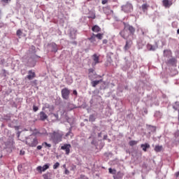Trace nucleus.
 <instances>
[{
  "mask_svg": "<svg viewBox=\"0 0 179 179\" xmlns=\"http://www.w3.org/2000/svg\"><path fill=\"white\" fill-rule=\"evenodd\" d=\"M22 33H23V32H22V30L18 29V30L17 31V36H18V37H20V36H22Z\"/></svg>",
  "mask_w": 179,
  "mask_h": 179,
  "instance_id": "obj_38",
  "label": "nucleus"
},
{
  "mask_svg": "<svg viewBox=\"0 0 179 179\" xmlns=\"http://www.w3.org/2000/svg\"><path fill=\"white\" fill-rule=\"evenodd\" d=\"M50 169V165L48 164H46L43 165V166H39L36 168L37 171L39 173H41L42 171H45V170H48Z\"/></svg>",
  "mask_w": 179,
  "mask_h": 179,
  "instance_id": "obj_7",
  "label": "nucleus"
},
{
  "mask_svg": "<svg viewBox=\"0 0 179 179\" xmlns=\"http://www.w3.org/2000/svg\"><path fill=\"white\" fill-rule=\"evenodd\" d=\"M113 27H115V29H118V25L116 22L113 23Z\"/></svg>",
  "mask_w": 179,
  "mask_h": 179,
  "instance_id": "obj_45",
  "label": "nucleus"
},
{
  "mask_svg": "<svg viewBox=\"0 0 179 179\" xmlns=\"http://www.w3.org/2000/svg\"><path fill=\"white\" fill-rule=\"evenodd\" d=\"M11 0H1V2L2 3V5H3V6H5V5H6V3H9V2H10Z\"/></svg>",
  "mask_w": 179,
  "mask_h": 179,
  "instance_id": "obj_33",
  "label": "nucleus"
},
{
  "mask_svg": "<svg viewBox=\"0 0 179 179\" xmlns=\"http://www.w3.org/2000/svg\"><path fill=\"white\" fill-rule=\"evenodd\" d=\"M88 72V78L90 80H93V79H97V74L96 73V71H94V69H90Z\"/></svg>",
  "mask_w": 179,
  "mask_h": 179,
  "instance_id": "obj_5",
  "label": "nucleus"
},
{
  "mask_svg": "<svg viewBox=\"0 0 179 179\" xmlns=\"http://www.w3.org/2000/svg\"><path fill=\"white\" fill-rule=\"evenodd\" d=\"M41 149H43V145H38L37 146V150H41Z\"/></svg>",
  "mask_w": 179,
  "mask_h": 179,
  "instance_id": "obj_44",
  "label": "nucleus"
},
{
  "mask_svg": "<svg viewBox=\"0 0 179 179\" xmlns=\"http://www.w3.org/2000/svg\"><path fill=\"white\" fill-rule=\"evenodd\" d=\"M88 40L94 45H97V41L96 40V34H92L91 37L88 38Z\"/></svg>",
  "mask_w": 179,
  "mask_h": 179,
  "instance_id": "obj_11",
  "label": "nucleus"
},
{
  "mask_svg": "<svg viewBox=\"0 0 179 179\" xmlns=\"http://www.w3.org/2000/svg\"><path fill=\"white\" fill-rule=\"evenodd\" d=\"M72 79L69 80V82L68 83L69 85H71L72 83Z\"/></svg>",
  "mask_w": 179,
  "mask_h": 179,
  "instance_id": "obj_54",
  "label": "nucleus"
},
{
  "mask_svg": "<svg viewBox=\"0 0 179 179\" xmlns=\"http://www.w3.org/2000/svg\"><path fill=\"white\" fill-rule=\"evenodd\" d=\"M58 167H59V162H56V163L53 165V169H54V170H57V169H58Z\"/></svg>",
  "mask_w": 179,
  "mask_h": 179,
  "instance_id": "obj_36",
  "label": "nucleus"
},
{
  "mask_svg": "<svg viewBox=\"0 0 179 179\" xmlns=\"http://www.w3.org/2000/svg\"><path fill=\"white\" fill-rule=\"evenodd\" d=\"M70 36L71 38H75V36H76V30H75V29L71 30Z\"/></svg>",
  "mask_w": 179,
  "mask_h": 179,
  "instance_id": "obj_26",
  "label": "nucleus"
},
{
  "mask_svg": "<svg viewBox=\"0 0 179 179\" xmlns=\"http://www.w3.org/2000/svg\"><path fill=\"white\" fill-rule=\"evenodd\" d=\"M92 30L94 33H99V31H101V28H100L99 25H94V27H92Z\"/></svg>",
  "mask_w": 179,
  "mask_h": 179,
  "instance_id": "obj_21",
  "label": "nucleus"
},
{
  "mask_svg": "<svg viewBox=\"0 0 179 179\" xmlns=\"http://www.w3.org/2000/svg\"><path fill=\"white\" fill-rule=\"evenodd\" d=\"M120 35L121 36V37H122V38H125V30L121 31L120 32Z\"/></svg>",
  "mask_w": 179,
  "mask_h": 179,
  "instance_id": "obj_35",
  "label": "nucleus"
},
{
  "mask_svg": "<svg viewBox=\"0 0 179 179\" xmlns=\"http://www.w3.org/2000/svg\"><path fill=\"white\" fill-rule=\"evenodd\" d=\"M41 135H45L47 134V131L44 130L43 132L41 133Z\"/></svg>",
  "mask_w": 179,
  "mask_h": 179,
  "instance_id": "obj_50",
  "label": "nucleus"
},
{
  "mask_svg": "<svg viewBox=\"0 0 179 179\" xmlns=\"http://www.w3.org/2000/svg\"><path fill=\"white\" fill-rule=\"evenodd\" d=\"M49 47L51 48L52 52H57L58 51V46L55 43H50Z\"/></svg>",
  "mask_w": 179,
  "mask_h": 179,
  "instance_id": "obj_12",
  "label": "nucleus"
},
{
  "mask_svg": "<svg viewBox=\"0 0 179 179\" xmlns=\"http://www.w3.org/2000/svg\"><path fill=\"white\" fill-rule=\"evenodd\" d=\"M101 82H103V80H93L92 81L91 84L92 87H96V86L97 85H99V83H101Z\"/></svg>",
  "mask_w": 179,
  "mask_h": 179,
  "instance_id": "obj_22",
  "label": "nucleus"
},
{
  "mask_svg": "<svg viewBox=\"0 0 179 179\" xmlns=\"http://www.w3.org/2000/svg\"><path fill=\"white\" fill-rule=\"evenodd\" d=\"M39 118L41 121H45L47 118H48V115L44 113V111H41L39 113Z\"/></svg>",
  "mask_w": 179,
  "mask_h": 179,
  "instance_id": "obj_16",
  "label": "nucleus"
},
{
  "mask_svg": "<svg viewBox=\"0 0 179 179\" xmlns=\"http://www.w3.org/2000/svg\"><path fill=\"white\" fill-rule=\"evenodd\" d=\"M20 134H22V131H17V135L18 137L20 136Z\"/></svg>",
  "mask_w": 179,
  "mask_h": 179,
  "instance_id": "obj_51",
  "label": "nucleus"
},
{
  "mask_svg": "<svg viewBox=\"0 0 179 179\" xmlns=\"http://www.w3.org/2000/svg\"><path fill=\"white\" fill-rule=\"evenodd\" d=\"M131 45H132V41H127L124 47V51H128V50L131 48Z\"/></svg>",
  "mask_w": 179,
  "mask_h": 179,
  "instance_id": "obj_17",
  "label": "nucleus"
},
{
  "mask_svg": "<svg viewBox=\"0 0 179 179\" xmlns=\"http://www.w3.org/2000/svg\"><path fill=\"white\" fill-rule=\"evenodd\" d=\"M52 115L53 116H55V117L56 118V120H58L59 116H58V114H57V113H52Z\"/></svg>",
  "mask_w": 179,
  "mask_h": 179,
  "instance_id": "obj_40",
  "label": "nucleus"
},
{
  "mask_svg": "<svg viewBox=\"0 0 179 179\" xmlns=\"http://www.w3.org/2000/svg\"><path fill=\"white\" fill-rule=\"evenodd\" d=\"M98 137H99V138H101V133H99V134H98Z\"/></svg>",
  "mask_w": 179,
  "mask_h": 179,
  "instance_id": "obj_55",
  "label": "nucleus"
},
{
  "mask_svg": "<svg viewBox=\"0 0 179 179\" xmlns=\"http://www.w3.org/2000/svg\"><path fill=\"white\" fill-rule=\"evenodd\" d=\"M62 97L64 99V100H69V95L71 94V91L69 89L65 87L62 90Z\"/></svg>",
  "mask_w": 179,
  "mask_h": 179,
  "instance_id": "obj_3",
  "label": "nucleus"
},
{
  "mask_svg": "<svg viewBox=\"0 0 179 179\" xmlns=\"http://www.w3.org/2000/svg\"><path fill=\"white\" fill-rule=\"evenodd\" d=\"M91 143L92 145H94V140H93Z\"/></svg>",
  "mask_w": 179,
  "mask_h": 179,
  "instance_id": "obj_58",
  "label": "nucleus"
},
{
  "mask_svg": "<svg viewBox=\"0 0 179 179\" xmlns=\"http://www.w3.org/2000/svg\"><path fill=\"white\" fill-rule=\"evenodd\" d=\"M25 143L30 148H36L38 145V140L36 136L31 135L26 138Z\"/></svg>",
  "mask_w": 179,
  "mask_h": 179,
  "instance_id": "obj_1",
  "label": "nucleus"
},
{
  "mask_svg": "<svg viewBox=\"0 0 179 179\" xmlns=\"http://www.w3.org/2000/svg\"><path fill=\"white\" fill-rule=\"evenodd\" d=\"M33 111H34V113H36V111H38V106H36L35 105H34Z\"/></svg>",
  "mask_w": 179,
  "mask_h": 179,
  "instance_id": "obj_39",
  "label": "nucleus"
},
{
  "mask_svg": "<svg viewBox=\"0 0 179 179\" xmlns=\"http://www.w3.org/2000/svg\"><path fill=\"white\" fill-rule=\"evenodd\" d=\"M168 65H171L172 66H176L177 65V59L172 57L167 60Z\"/></svg>",
  "mask_w": 179,
  "mask_h": 179,
  "instance_id": "obj_10",
  "label": "nucleus"
},
{
  "mask_svg": "<svg viewBox=\"0 0 179 179\" xmlns=\"http://www.w3.org/2000/svg\"><path fill=\"white\" fill-rule=\"evenodd\" d=\"M69 133H70V132L67 133V134H66V136H69Z\"/></svg>",
  "mask_w": 179,
  "mask_h": 179,
  "instance_id": "obj_61",
  "label": "nucleus"
},
{
  "mask_svg": "<svg viewBox=\"0 0 179 179\" xmlns=\"http://www.w3.org/2000/svg\"><path fill=\"white\" fill-rule=\"evenodd\" d=\"M20 154L21 155H24V152H22V151H20Z\"/></svg>",
  "mask_w": 179,
  "mask_h": 179,
  "instance_id": "obj_60",
  "label": "nucleus"
},
{
  "mask_svg": "<svg viewBox=\"0 0 179 179\" xmlns=\"http://www.w3.org/2000/svg\"><path fill=\"white\" fill-rule=\"evenodd\" d=\"M32 50H36V48L34 46H31Z\"/></svg>",
  "mask_w": 179,
  "mask_h": 179,
  "instance_id": "obj_57",
  "label": "nucleus"
},
{
  "mask_svg": "<svg viewBox=\"0 0 179 179\" xmlns=\"http://www.w3.org/2000/svg\"><path fill=\"white\" fill-rule=\"evenodd\" d=\"M67 108H68V110H69L71 111V110L76 108V106L73 103H69L67 104Z\"/></svg>",
  "mask_w": 179,
  "mask_h": 179,
  "instance_id": "obj_23",
  "label": "nucleus"
},
{
  "mask_svg": "<svg viewBox=\"0 0 179 179\" xmlns=\"http://www.w3.org/2000/svg\"><path fill=\"white\" fill-rule=\"evenodd\" d=\"M173 108H174L176 111H178L179 114V101L175 102L174 105L173 106Z\"/></svg>",
  "mask_w": 179,
  "mask_h": 179,
  "instance_id": "obj_27",
  "label": "nucleus"
},
{
  "mask_svg": "<svg viewBox=\"0 0 179 179\" xmlns=\"http://www.w3.org/2000/svg\"><path fill=\"white\" fill-rule=\"evenodd\" d=\"M103 10L105 15H113V11L111 10V7H110V6L103 7Z\"/></svg>",
  "mask_w": 179,
  "mask_h": 179,
  "instance_id": "obj_9",
  "label": "nucleus"
},
{
  "mask_svg": "<svg viewBox=\"0 0 179 179\" xmlns=\"http://www.w3.org/2000/svg\"><path fill=\"white\" fill-rule=\"evenodd\" d=\"M150 129H151V132H156V127L149 125Z\"/></svg>",
  "mask_w": 179,
  "mask_h": 179,
  "instance_id": "obj_34",
  "label": "nucleus"
},
{
  "mask_svg": "<svg viewBox=\"0 0 179 179\" xmlns=\"http://www.w3.org/2000/svg\"><path fill=\"white\" fill-rule=\"evenodd\" d=\"M162 5L164 8H170L173 5V0H162Z\"/></svg>",
  "mask_w": 179,
  "mask_h": 179,
  "instance_id": "obj_8",
  "label": "nucleus"
},
{
  "mask_svg": "<svg viewBox=\"0 0 179 179\" xmlns=\"http://www.w3.org/2000/svg\"><path fill=\"white\" fill-rule=\"evenodd\" d=\"M107 43H108L107 39H103V44H107Z\"/></svg>",
  "mask_w": 179,
  "mask_h": 179,
  "instance_id": "obj_47",
  "label": "nucleus"
},
{
  "mask_svg": "<svg viewBox=\"0 0 179 179\" xmlns=\"http://www.w3.org/2000/svg\"><path fill=\"white\" fill-rule=\"evenodd\" d=\"M122 10L125 12V13H129L131 10H133L132 4L129 3H127L125 5L122 6Z\"/></svg>",
  "mask_w": 179,
  "mask_h": 179,
  "instance_id": "obj_4",
  "label": "nucleus"
},
{
  "mask_svg": "<svg viewBox=\"0 0 179 179\" xmlns=\"http://www.w3.org/2000/svg\"><path fill=\"white\" fill-rule=\"evenodd\" d=\"M73 94H74V96H78V91H76V90H74L73 91Z\"/></svg>",
  "mask_w": 179,
  "mask_h": 179,
  "instance_id": "obj_42",
  "label": "nucleus"
},
{
  "mask_svg": "<svg viewBox=\"0 0 179 179\" xmlns=\"http://www.w3.org/2000/svg\"><path fill=\"white\" fill-rule=\"evenodd\" d=\"M42 146H44L45 148H48V149H50V148H51V144L48 143L47 142H43L42 143Z\"/></svg>",
  "mask_w": 179,
  "mask_h": 179,
  "instance_id": "obj_32",
  "label": "nucleus"
},
{
  "mask_svg": "<svg viewBox=\"0 0 179 179\" xmlns=\"http://www.w3.org/2000/svg\"><path fill=\"white\" fill-rule=\"evenodd\" d=\"M50 136L54 143H59L62 141V134L58 131H53L50 133Z\"/></svg>",
  "mask_w": 179,
  "mask_h": 179,
  "instance_id": "obj_2",
  "label": "nucleus"
},
{
  "mask_svg": "<svg viewBox=\"0 0 179 179\" xmlns=\"http://www.w3.org/2000/svg\"><path fill=\"white\" fill-rule=\"evenodd\" d=\"M89 17L91 19H96V15L94 14L92 16H90Z\"/></svg>",
  "mask_w": 179,
  "mask_h": 179,
  "instance_id": "obj_46",
  "label": "nucleus"
},
{
  "mask_svg": "<svg viewBox=\"0 0 179 179\" xmlns=\"http://www.w3.org/2000/svg\"><path fill=\"white\" fill-rule=\"evenodd\" d=\"M15 129H17V130L19 129V126H16Z\"/></svg>",
  "mask_w": 179,
  "mask_h": 179,
  "instance_id": "obj_59",
  "label": "nucleus"
},
{
  "mask_svg": "<svg viewBox=\"0 0 179 179\" xmlns=\"http://www.w3.org/2000/svg\"><path fill=\"white\" fill-rule=\"evenodd\" d=\"M109 173L111 174L113 173V169L110 168L109 169Z\"/></svg>",
  "mask_w": 179,
  "mask_h": 179,
  "instance_id": "obj_52",
  "label": "nucleus"
},
{
  "mask_svg": "<svg viewBox=\"0 0 179 179\" xmlns=\"http://www.w3.org/2000/svg\"><path fill=\"white\" fill-rule=\"evenodd\" d=\"M138 33H141L143 36H146V34H148V29L145 28H138Z\"/></svg>",
  "mask_w": 179,
  "mask_h": 179,
  "instance_id": "obj_19",
  "label": "nucleus"
},
{
  "mask_svg": "<svg viewBox=\"0 0 179 179\" xmlns=\"http://www.w3.org/2000/svg\"><path fill=\"white\" fill-rule=\"evenodd\" d=\"M106 3H107V0H103L102 1V4L103 5H106Z\"/></svg>",
  "mask_w": 179,
  "mask_h": 179,
  "instance_id": "obj_49",
  "label": "nucleus"
},
{
  "mask_svg": "<svg viewBox=\"0 0 179 179\" xmlns=\"http://www.w3.org/2000/svg\"><path fill=\"white\" fill-rule=\"evenodd\" d=\"M142 9H143V10H146V9H148V4H146V3L143 4Z\"/></svg>",
  "mask_w": 179,
  "mask_h": 179,
  "instance_id": "obj_37",
  "label": "nucleus"
},
{
  "mask_svg": "<svg viewBox=\"0 0 179 179\" xmlns=\"http://www.w3.org/2000/svg\"><path fill=\"white\" fill-rule=\"evenodd\" d=\"M177 34H179V29L177 30Z\"/></svg>",
  "mask_w": 179,
  "mask_h": 179,
  "instance_id": "obj_62",
  "label": "nucleus"
},
{
  "mask_svg": "<svg viewBox=\"0 0 179 179\" xmlns=\"http://www.w3.org/2000/svg\"><path fill=\"white\" fill-rule=\"evenodd\" d=\"M65 173H66V174H69V171H68V169H66Z\"/></svg>",
  "mask_w": 179,
  "mask_h": 179,
  "instance_id": "obj_53",
  "label": "nucleus"
},
{
  "mask_svg": "<svg viewBox=\"0 0 179 179\" xmlns=\"http://www.w3.org/2000/svg\"><path fill=\"white\" fill-rule=\"evenodd\" d=\"M103 36V34H95V38H98V40H102Z\"/></svg>",
  "mask_w": 179,
  "mask_h": 179,
  "instance_id": "obj_30",
  "label": "nucleus"
},
{
  "mask_svg": "<svg viewBox=\"0 0 179 179\" xmlns=\"http://www.w3.org/2000/svg\"><path fill=\"white\" fill-rule=\"evenodd\" d=\"M93 59H94V64H99V56H97V55H96V54H94V55H93Z\"/></svg>",
  "mask_w": 179,
  "mask_h": 179,
  "instance_id": "obj_28",
  "label": "nucleus"
},
{
  "mask_svg": "<svg viewBox=\"0 0 179 179\" xmlns=\"http://www.w3.org/2000/svg\"><path fill=\"white\" fill-rule=\"evenodd\" d=\"M107 138H108V136H107V134L103 136V141H106V139H107Z\"/></svg>",
  "mask_w": 179,
  "mask_h": 179,
  "instance_id": "obj_48",
  "label": "nucleus"
},
{
  "mask_svg": "<svg viewBox=\"0 0 179 179\" xmlns=\"http://www.w3.org/2000/svg\"><path fill=\"white\" fill-rule=\"evenodd\" d=\"M144 112L145 113V114H148V110H145Z\"/></svg>",
  "mask_w": 179,
  "mask_h": 179,
  "instance_id": "obj_63",
  "label": "nucleus"
},
{
  "mask_svg": "<svg viewBox=\"0 0 179 179\" xmlns=\"http://www.w3.org/2000/svg\"><path fill=\"white\" fill-rule=\"evenodd\" d=\"M80 179H89L87 177H86L85 175H81L80 177Z\"/></svg>",
  "mask_w": 179,
  "mask_h": 179,
  "instance_id": "obj_41",
  "label": "nucleus"
},
{
  "mask_svg": "<svg viewBox=\"0 0 179 179\" xmlns=\"http://www.w3.org/2000/svg\"><path fill=\"white\" fill-rule=\"evenodd\" d=\"M154 150L157 152H162L163 150V145H155Z\"/></svg>",
  "mask_w": 179,
  "mask_h": 179,
  "instance_id": "obj_24",
  "label": "nucleus"
},
{
  "mask_svg": "<svg viewBox=\"0 0 179 179\" xmlns=\"http://www.w3.org/2000/svg\"><path fill=\"white\" fill-rule=\"evenodd\" d=\"M89 121L90 122H94V121H96V117H94V115H90Z\"/></svg>",
  "mask_w": 179,
  "mask_h": 179,
  "instance_id": "obj_29",
  "label": "nucleus"
},
{
  "mask_svg": "<svg viewBox=\"0 0 179 179\" xmlns=\"http://www.w3.org/2000/svg\"><path fill=\"white\" fill-rule=\"evenodd\" d=\"M35 77L36 73L33 72V71L31 70H29L27 76V79H29V80H32V79H34Z\"/></svg>",
  "mask_w": 179,
  "mask_h": 179,
  "instance_id": "obj_14",
  "label": "nucleus"
},
{
  "mask_svg": "<svg viewBox=\"0 0 179 179\" xmlns=\"http://www.w3.org/2000/svg\"><path fill=\"white\" fill-rule=\"evenodd\" d=\"M157 48H158L157 45H152L149 43L147 45V50H148V51H156Z\"/></svg>",
  "mask_w": 179,
  "mask_h": 179,
  "instance_id": "obj_13",
  "label": "nucleus"
},
{
  "mask_svg": "<svg viewBox=\"0 0 179 179\" xmlns=\"http://www.w3.org/2000/svg\"><path fill=\"white\" fill-rule=\"evenodd\" d=\"M45 108H49V110H54V106H51L50 104L45 103L44 107L42 108L43 111H44Z\"/></svg>",
  "mask_w": 179,
  "mask_h": 179,
  "instance_id": "obj_25",
  "label": "nucleus"
},
{
  "mask_svg": "<svg viewBox=\"0 0 179 179\" xmlns=\"http://www.w3.org/2000/svg\"><path fill=\"white\" fill-rule=\"evenodd\" d=\"M129 145L130 146H135V145H138V141H131L129 142Z\"/></svg>",
  "mask_w": 179,
  "mask_h": 179,
  "instance_id": "obj_31",
  "label": "nucleus"
},
{
  "mask_svg": "<svg viewBox=\"0 0 179 179\" xmlns=\"http://www.w3.org/2000/svg\"><path fill=\"white\" fill-rule=\"evenodd\" d=\"M71 144H64L61 147L62 150H65L66 155H69L71 152Z\"/></svg>",
  "mask_w": 179,
  "mask_h": 179,
  "instance_id": "obj_6",
  "label": "nucleus"
},
{
  "mask_svg": "<svg viewBox=\"0 0 179 179\" xmlns=\"http://www.w3.org/2000/svg\"><path fill=\"white\" fill-rule=\"evenodd\" d=\"M164 57H165L166 58H170V57H171V50H164Z\"/></svg>",
  "mask_w": 179,
  "mask_h": 179,
  "instance_id": "obj_20",
  "label": "nucleus"
},
{
  "mask_svg": "<svg viewBox=\"0 0 179 179\" xmlns=\"http://www.w3.org/2000/svg\"><path fill=\"white\" fill-rule=\"evenodd\" d=\"M141 148H142L143 152H147L148 149L150 148V145H149V143H145L144 144H141Z\"/></svg>",
  "mask_w": 179,
  "mask_h": 179,
  "instance_id": "obj_18",
  "label": "nucleus"
},
{
  "mask_svg": "<svg viewBox=\"0 0 179 179\" xmlns=\"http://www.w3.org/2000/svg\"><path fill=\"white\" fill-rule=\"evenodd\" d=\"M90 103V104H93V99H91Z\"/></svg>",
  "mask_w": 179,
  "mask_h": 179,
  "instance_id": "obj_56",
  "label": "nucleus"
},
{
  "mask_svg": "<svg viewBox=\"0 0 179 179\" xmlns=\"http://www.w3.org/2000/svg\"><path fill=\"white\" fill-rule=\"evenodd\" d=\"M108 141H109V142H110V139H109Z\"/></svg>",
  "mask_w": 179,
  "mask_h": 179,
  "instance_id": "obj_64",
  "label": "nucleus"
},
{
  "mask_svg": "<svg viewBox=\"0 0 179 179\" xmlns=\"http://www.w3.org/2000/svg\"><path fill=\"white\" fill-rule=\"evenodd\" d=\"M32 58H33L34 59H37V58H40V56L36 55H34L32 57Z\"/></svg>",
  "mask_w": 179,
  "mask_h": 179,
  "instance_id": "obj_43",
  "label": "nucleus"
},
{
  "mask_svg": "<svg viewBox=\"0 0 179 179\" xmlns=\"http://www.w3.org/2000/svg\"><path fill=\"white\" fill-rule=\"evenodd\" d=\"M124 29H127L131 34H134V33H135V28L129 24H124Z\"/></svg>",
  "mask_w": 179,
  "mask_h": 179,
  "instance_id": "obj_15",
  "label": "nucleus"
}]
</instances>
